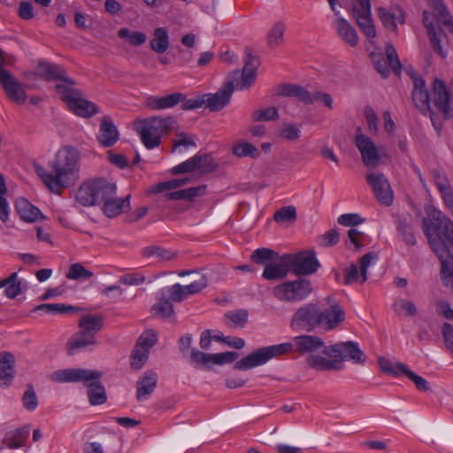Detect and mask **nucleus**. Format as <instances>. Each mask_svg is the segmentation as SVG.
<instances>
[{
  "label": "nucleus",
  "mask_w": 453,
  "mask_h": 453,
  "mask_svg": "<svg viewBox=\"0 0 453 453\" xmlns=\"http://www.w3.org/2000/svg\"><path fill=\"white\" fill-rule=\"evenodd\" d=\"M29 436L27 427H20L12 431H9L4 434L3 442L9 449H19L25 446Z\"/></svg>",
  "instance_id": "36"
},
{
  "label": "nucleus",
  "mask_w": 453,
  "mask_h": 453,
  "mask_svg": "<svg viewBox=\"0 0 453 453\" xmlns=\"http://www.w3.org/2000/svg\"><path fill=\"white\" fill-rule=\"evenodd\" d=\"M431 226H426L425 234L441 261V278L443 285L453 290V221L437 212Z\"/></svg>",
  "instance_id": "1"
},
{
  "label": "nucleus",
  "mask_w": 453,
  "mask_h": 453,
  "mask_svg": "<svg viewBox=\"0 0 453 453\" xmlns=\"http://www.w3.org/2000/svg\"><path fill=\"white\" fill-rule=\"evenodd\" d=\"M194 171L197 170L201 173H211L216 168V164L213 162L211 156L209 154L199 155L196 154L191 157Z\"/></svg>",
  "instance_id": "45"
},
{
  "label": "nucleus",
  "mask_w": 453,
  "mask_h": 453,
  "mask_svg": "<svg viewBox=\"0 0 453 453\" xmlns=\"http://www.w3.org/2000/svg\"><path fill=\"white\" fill-rule=\"evenodd\" d=\"M306 362L309 367L317 371H333L342 368L338 360L327 359L320 355H309Z\"/></svg>",
  "instance_id": "37"
},
{
  "label": "nucleus",
  "mask_w": 453,
  "mask_h": 453,
  "mask_svg": "<svg viewBox=\"0 0 453 453\" xmlns=\"http://www.w3.org/2000/svg\"><path fill=\"white\" fill-rule=\"evenodd\" d=\"M81 152L73 146H64L50 162L49 172L42 165H35L36 174L46 187L54 193L69 187L80 171Z\"/></svg>",
  "instance_id": "2"
},
{
  "label": "nucleus",
  "mask_w": 453,
  "mask_h": 453,
  "mask_svg": "<svg viewBox=\"0 0 453 453\" xmlns=\"http://www.w3.org/2000/svg\"><path fill=\"white\" fill-rule=\"evenodd\" d=\"M431 173L434 178V181L441 194L445 193L446 191H449L452 188L445 173H441L438 170H433Z\"/></svg>",
  "instance_id": "64"
},
{
  "label": "nucleus",
  "mask_w": 453,
  "mask_h": 453,
  "mask_svg": "<svg viewBox=\"0 0 453 453\" xmlns=\"http://www.w3.org/2000/svg\"><path fill=\"white\" fill-rule=\"evenodd\" d=\"M276 95L280 96L295 97L305 104H312L315 101H320L326 107H333V98L330 94L315 91L310 92L305 88L297 84L283 83L277 87Z\"/></svg>",
  "instance_id": "10"
},
{
  "label": "nucleus",
  "mask_w": 453,
  "mask_h": 453,
  "mask_svg": "<svg viewBox=\"0 0 453 453\" xmlns=\"http://www.w3.org/2000/svg\"><path fill=\"white\" fill-rule=\"evenodd\" d=\"M413 81L412 101L421 111L429 109L430 96L426 88V81L416 73L411 75Z\"/></svg>",
  "instance_id": "28"
},
{
  "label": "nucleus",
  "mask_w": 453,
  "mask_h": 453,
  "mask_svg": "<svg viewBox=\"0 0 453 453\" xmlns=\"http://www.w3.org/2000/svg\"><path fill=\"white\" fill-rule=\"evenodd\" d=\"M378 12L380 19L383 26L387 29L396 33L398 28L396 23H395L394 13L381 7L379 8Z\"/></svg>",
  "instance_id": "62"
},
{
  "label": "nucleus",
  "mask_w": 453,
  "mask_h": 453,
  "mask_svg": "<svg viewBox=\"0 0 453 453\" xmlns=\"http://www.w3.org/2000/svg\"><path fill=\"white\" fill-rule=\"evenodd\" d=\"M279 136L288 141H296L301 136V130L292 124L285 123L279 130Z\"/></svg>",
  "instance_id": "57"
},
{
  "label": "nucleus",
  "mask_w": 453,
  "mask_h": 453,
  "mask_svg": "<svg viewBox=\"0 0 453 453\" xmlns=\"http://www.w3.org/2000/svg\"><path fill=\"white\" fill-rule=\"evenodd\" d=\"M37 75L45 81H63V85L74 86L75 81L67 77L65 71L58 65L50 62H40L36 67Z\"/></svg>",
  "instance_id": "23"
},
{
  "label": "nucleus",
  "mask_w": 453,
  "mask_h": 453,
  "mask_svg": "<svg viewBox=\"0 0 453 453\" xmlns=\"http://www.w3.org/2000/svg\"><path fill=\"white\" fill-rule=\"evenodd\" d=\"M185 99V94L174 92L163 96H150L145 98L144 105L151 111H163L180 104Z\"/></svg>",
  "instance_id": "24"
},
{
  "label": "nucleus",
  "mask_w": 453,
  "mask_h": 453,
  "mask_svg": "<svg viewBox=\"0 0 453 453\" xmlns=\"http://www.w3.org/2000/svg\"><path fill=\"white\" fill-rule=\"evenodd\" d=\"M104 326V318L85 314L79 320V331L73 334L67 342V353L74 354L78 350L90 349L97 345L96 334Z\"/></svg>",
  "instance_id": "5"
},
{
  "label": "nucleus",
  "mask_w": 453,
  "mask_h": 453,
  "mask_svg": "<svg viewBox=\"0 0 453 453\" xmlns=\"http://www.w3.org/2000/svg\"><path fill=\"white\" fill-rule=\"evenodd\" d=\"M157 384V373L152 370L146 371L136 381V400L138 402L147 401L154 393Z\"/></svg>",
  "instance_id": "26"
},
{
  "label": "nucleus",
  "mask_w": 453,
  "mask_h": 453,
  "mask_svg": "<svg viewBox=\"0 0 453 453\" xmlns=\"http://www.w3.org/2000/svg\"><path fill=\"white\" fill-rule=\"evenodd\" d=\"M278 257V253L268 248L257 249L251 255V260L257 265H267L277 260Z\"/></svg>",
  "instance_id": "46"
},
{
  "label": "nucleus",
  "mask_w": 453,
  "mask_h": 453,
  "mask_svg": "<svg viewBox=\"0 0 453 453\" xmlns=\"http://www.w3.org/2000/svg\"><path fill=\"white\" fill-rule=\"evenodd\" d=\"M4 288V295L14 299L21 293V281L18 279V273H12L9 277L0 280V288Z\"/></svg>",
  "instance_id": "40"
},
{
  "label": "nucleus",
  "mask_w": 453,
  "mask_h": 453,
  "mask_svg": "<svg viewBox=\"0 0 453 453\" xmlns=\"http://www.w3.org/2000/svg\"><path fill=\"white\" fill-rule=\"evenodd\" d=\"M116 196V185L104 178L84 182L77 190L76 200L83 206L103 203Z\"/></svg>",
  "instance_id": "6"
},
{
  "label": "nucleus",
  "mask_w": 453,
  "mask_h": 453,
  "mask_svg": "<svg viewBox=\"0 0 453 453\" xmlns=\"http://www.w3.org/2000/svg\"><path fill=\"white\" fill-rule=\"evenodd\" d=\"M232 151L233 154L238 157H250L251 158H257L259 156V151L257 147L248 142L234 145Z\"/></svg>",
  "instance_id": "51"
},
{
  "label": "nucleus",
  "mask_w": 453,
  "mask_h": 453,
  "mask_svg": "<svg viewBox=\"0 0 453 453\" xmlns=\"http://www.w3.org/2000/svg\"><path fill=\"white\" fill-rule=\"evenodd\" d=\"M255 58L250 49L245 50V63L242 68L241 81H237V88L243 90L250 87L257 78V65L253 63Z\"/></svg>",
  "instance_id": "31"
},
{
  "label": "nucleus",
  "mask_w": 453,
  "mask_h": 453,
  "mask_svg": "<svg viewBox=\"0 0 453 453\" xmlns=\"http://www.w3.org/2000/svg\"><path fill=\"white\" fill-rule=\"evenodd\" d=\"M399 363L400 362L394 364L392 361L383 357H380L378 358V364L381 372L395 377L403 374L402 372L396 367Z\"/></svg>",
  "instance_id": "59"
},
{
  "label": "nucleus",
  "mask_w": 453,
  "mask_h": 453,
  "mask_svg": "<svg viewBox=\"0 0 453 453\" xmlns=\"http://www.w3.org/2000/svg\"><path fill=\"white\" fill-rule=\"evenodd\" d=\"M249 312L245 309L230 311L224 315V319L231 324L228 326L234 327H244L248 322Z\"/></svg>",
  "instance_id": "48"
},
{
  "label": "nucleus",
  "mask_w": 453,
  "mask_h": 453,
  "mask_svg": "<svg viewBox=\"0 0 453 453\" xmlns=\"http://www.w3.org/2000/svg\"><path fill=\"white\" fill-rule=\"evenodd\" d=\"M94 273L85 268L81 263H75L70 265L66 273V278L73 280H87L92 278Z\"/></svg>",
  "instance_id": "50"
},
{
  "label": "nucleus",
  "mask_w": 453,
  "mask_h": 453,
  "mask_svg": "<svg viewBox=\"0 0 453 453\" xmlns=\"http://www.w3.org/2000/svg\"><path fill=\"white\" fill-rule=\"evenodd\" d=\"M367 183L372 187L377 200L386 206L393 203L394 196L386 176L380 173H368L365 176Z\"/></svg>",
  "instance_id": "17"
},
{
  "label": "nucleus",
  "mask_w": 453,
  "mask_h": 453,
  "mask_svg": "<svg viewBox=\"0 0 453 453\" xmlns=\"http://www.w3.org/2000/svg\"><path fill=\"white\" fill-rule=\"evenodd\" d=\"M150 350L144 347L135 345L131 356V367L134 370H140L149 358Z\"/></svg>",
  "instance_id": "53"
},
{
  "label": "nucleus",
  "mask_w": 453,
  "mask_h": 453,
  "mask_svg": "<svg viewBox=\"0 0 453 453\" xmlns=\"http://www.w3.org/2000/svg\"><path fill=\"white\" fill-rule=\"evenodd\" d=\"M15 357L9 351L0 352V386L9 387L14 378Z\"/></svg>",
  "instance_id": "30"
},
{
  "label": "nucleus",
  "mask_w": 453,
  "mask_h": 453,
  "mask_svg": "<svg viewBox=\"0 0 453 453\" xmlns=\"http://www.w3.org/2000/svg\"><path fill=\"white\" fill-rule=\"evenodd\" d=\"M157 335L156 332L152 329H148L142 333V334L138 338L136 345L138 347H144L148 350L152 348L157 342Z\"/></svg>",
  "instance_id": "60"
},
{
  "label": "nucleus",
  "mask_w": 453,
  "mask_h": 453,
  "mask_svg": "<svg viewBox=\"0 0 453 453\" xmlns=\"http://www.w3.org/2000/svg\"><path fill=\"white\" fill-rule=\"evenodd\" d=\"M103 372L81 368H68L53 372L50 375L52 381L82 382L88 388V397L91 405H101L107 401L104 386L99 381Z\"/></svg>",
  "instance_id": "3"
},
{
  "label": "nucleus",
  "mask_w": 453,
  "mask_h": 453,
  "mask_svg": "<svg viewBox=\"0 0 453 453\" xmlns=\"http://www.w3.org/2000/svg\"><path fill=\"white\" fill-rule=\"evenodd\" d=\"M329 306L325 309L319 307V316L321 318L320 328L325 331H332L339 327L345 320L346 315L343 308L339 303H331L332 296L326 299Z\"/></svg>",
  "instance_id": "15"
},
{
  "label": "nucleus",
  "mask_w": 453,
  "mask_h": 453,
  "mask_svg": "<svg viewBox=\"0 0 453 453\" xmlns=\"http://www.w3.org/2000/svg\"><path fill=\"white\" fill-rule=\"evenodd\" d=\"M142 255L146 257H157L160 261H170L175 257L172 251L154 245L143 248Z\"/></svg>",
  "instance_id": "49"
},
{
  "label": "nucleus",
  "mask_w": 453,
  "mask_h": 453,
  "mask_svg": "<svg viewBox=\"0 0 453 453\" xmlns=\"http://www.w3.org/2000/svg\"><path fill=\"white\" fill-rule=\"evenodd\" d=\"M279 261H273L265 265L262 277L267 280H280L287 277L290 271L288 264L285 261V254L277 258Z\"/></svg>",
  "instance_id": "29"
},
{
  "label": "nucleus",
  "mask_w": 453,
  "mask_h": 453,
  "mask_svg": "<svg viewBox=\"0 0 453 453\" xmlns=\"http://www.w3.org/2000/svg\"><path fill=\"white\" fill-rule=\"evenodd\" d=\"M22 403L29 411H35L38 406V398L32 384H28L22 396Z\"/></svg>",
  "instance_id": "54"
},
{
  "label": "nucleus",
  "mask_w": 453,
  "mask_h": 453,
  "mask_svg": "<svg viewBox=\"0 0 453 453\" xmlns=\"http://www.w3.org/2000/svg\"><path fill=\"white\" fill-rule=\"evenodd\" d=\"M352 360L356 364L363 365L366 361L365 354L360 349L358 343L352 341L344 342L343 360Z\"/></svg>",
  "instance_id": "41"
},
{
  "label": "nucleus",
  "mask_w": 453,
  "mask_h": 453,
  "mask_svg": "<svg viewBox=\"0 0 453 453\" xmlns=\"http://www.w3.org/2000/svg\"><path fill=\"white\" fill-rule=\"evenodd\" d=\"M353 17L358 27L368 38H374L376 30L372 19L370 0H361L352 7Z\"/></svg>",
  "instance_id": "19"
},
{
  "label": "nucleus",
  "mask_w": 453,
  "mask_h": 453,
  "mask_svg": "<svg viewBox=\"0 0 453 453\" xmlns=\"http://www.w3.org/2000/svg\"><path fill=\"white\" fill-rule=\"evenodd\" d=\"M0 83L5 90L7 96L18 104H22L26 101L27 95L22 88V85L18 81L9 71L0 73Z\"/></svg>",
  "instance_id": "25"
},
{
  "label": "nucleus",
  "mask_w": 453,
  "mask_h": 453,
  "mask_svg": "<svg viewBox=\"0 0 453 453\" xmlns=\"http://www.w3.org/2000/svg\"><path fill=\"white\" fill-rule=\"evenodd\" d=\"M403 374H404L408 379H410L416 386V388L420 391H428L429 390V383L423 377L416 374L411 370L408 368L406 365L403 363H399L396 366Z\"/></svg>",
  "instance_id": "47"
},
{
  "label": "nucleus",
  "mask_w": 453,
  "mask_h": 453,
  "mask_svg": "<svg viewBox=\"0 0 453 453\" xmlns=\"http://www.w3.org/2000/svg\"><path fill=\"white\" fill-rule=\"evenodd\" d=\"M160 294V302L152 305L151 312L154 316L160 317L161 319H168L174 312L173 306L171 301L165 296L164 290H161Z\"/></svg>",
  "instance_id": "43"
},
{
  "label": "nucleus",
  "mask_w": 453,
  "mask_h": 453,
  "mask_svg": "<svg viewBox=\"0 0 453 453\" xmlns=\"http://www.w3.org/2000/svg\"><path fill=\"white\" fill-rule=\"evenodd\" d=\"M133 126L143 145L153 150L160 146L164 135L176 127L177 121L172 116H152L135 119Z\"/></svg>",
  "instance_id": "4"
},
{
  "label": "nucleus",
  "mask_w": 453,
  "mask_h": 453,
  "mask_svg": "<svg viewBox=\"0 0 453 453\" xmlns=\"http://www.w3.org/2000/svg\"><path fill=\"white\" fill-rule=\"evenodd\" d=\"M96 138L100 145L105 148L111 147L118 142L119 131L111 117L102 118Z\"/></svg>",
  "instance_id": "27"
},
{
  "label": "nucleus",
  "mask_w": 453,
  "mask_h": 453,
  "mask_svg": "<svg viewBox=\"0 0 453 453\" xmlns=\"http://www.w3.org/2000/svg\"><path fill=\"white\" fill-rule=\"evenodd\" d=\"M312 291L313 288L309 280L297 279L275 286L273 288V295L281 302L298 303L306 299Z\"/></svg>",
  "instance_id": "8"
},
{
  "label": "nucleus",
  "mask_w": 453,
  "mask_h": 453,
  "mask_svg": "<svg viewBox=\"0 0 453 453\" xmlns=\"http://www.w3.org/2000/svg\"><path fill=\"white\" fill-rule=\"evenodd\" d=\"M429 5L436 12L435 19L437 22L441 23L448 31L453 35V19L452 15L449 13L448 8L442 0H427Z\"/></svg>",
  "instance_id": "34"
},
{
  "label": "nucleus",
  "mask_w": 453,
  "mask_h": 453,
  "mask_svg": "<svg viewBox=\"0 0 453 453\" xmlns=\"http://www.w3.org/2000/svg\"><path fill=\"white\" fill-rule=\"evenodd\" d=\"M129 197L117 198L115 196L110 197L103 203V211L108 218H113L124 211L125 208H129Z\"/></svg>",
  "instance_id": "35"
},
{
  "label": "nucleus",
  "mask_w": 453,
  "mask_h": 453,
  "mask_svg": "<svg viewBox=\"0 0 453 453\" xmlns=\"http://www.w3.org/2000/svg\"><path fill=\"white\" fill-rule=\"evenodd\" d=\"M189 360L191 365L197 369H210L214 359L213 354L204 353L197 349H192L190 350Z\"/></svg>",
  "instance_id": "44"
},
{
  "label": "nucleus",
  "mask_w": 453,
  "mask_h": 453,
  "mask_svg": "<svg viewBox=\"0 0 453 453\" xmlns=\"http://www.w3.org/2000/svg\"><path fill=\"white\" fill-rule=\"evenodd\" d=\"M334 27L338 35L349 46L355 47L358 42V36L355 28L342 18L334 21Z\"/></svg>",
  "instance_id": "33"
},
{
  "label": "nucleus",
  "mask_w": 453,
  "mask_h": 453,
  "mask_svg": "<svg viewBox=\"0 0 453 453\" xmlns=\"http://www.w3.org/2000/svg\"><path fill=\"white\" fill-rule=\"evenodd\" d=\"M285 261L288 264L291 273L297 276L312 274L320 265L313 250L285 254Z\"/></svg>",
  "instance_id": "12"
},
{
  "label": "nucleus",
  "mask_w": 453,
  "mask_h": 453,
  "mask_svg": "<svg viewBox=\"0 0 453 453\" xmlns=\"http://www.w3.org/2000/svg\"><path fill=\"white\" fill-rule=\"evenodd\" d=\"M322 353L327 357H334V360H338L340 362L343 360L344 342H338L329 346H326L324 344Z\"/></svg>",
  "instance_id": "58"
},
{
  "label": "nucleus",
  "mask_w": 453,
  "mask_h": 453,
  "mask_svg": "<svg viewBox=\"0 0 453 453\" xmlns=\"http://www.w3.org/2000/svg\"><path fill=\"white\" fill-rule=\"evenodd\" d=\"M282 344L288 345L289 348L287 354L290 352H297L300 355L313 353L324 347L323 340L316 335L303 334L296 336L291 342H283Z\"/></svg>",
  "instance_id": "21"
},
{
  "label": "nucleus",
  "mask_w": 453,
  "mask_h": 453,
  "mask_svg": "<svg viewBox=\"0 0 453 453\" xmlns=\"http://www.w3.org/2000/svg\"><path fill=\"white\" fill-rule=\"evenodd\" d=\"M321 318L319 305L309 303L299 307L292 316L290 326L294 329H302L307 332L320 328Z\"/></svg>",
  "instance_id": "11"
},
{
  "label": "nucleus",
  "mask_w": 453,
  "mask_h": 453,
  "mask_svg": "<svg viewBox=\"0 0 453 453\" xmlns=\"http://www.w3.org/2000/svg\"><path fill=\"white\" fill-rule=\"evenodd\" d=\"M273 219L278 223L294 221L296 219V211L294 206H285L277 211Z\"/></svg>",
  "instance_id": "56"
},
{
  "label": "nucleus",
  "mask_w": 453,
  "mask_h": 453,
  "mask_svg": "<svg viewBox=\"0 0 453 453\" xmlns=\"http://www.w3.org/2000/svg\"><path fill=\"white\" fill-rule=\"evenodd\" d=\"M377 257L376 253L368 252L360 257L359 268L354 263L347 266L344 269V284L351 285L358 281L365 283L368 279V268Z\"/></svg>",
  "instance_id": "14"
},
{
  "label": "nucleus",
  "mask_w": 453,
  "mask_h": 453,
  "mask_svg": "<svg viewBox=\"0 0 453 453\" xmlns=\"http://www.w3.org/2000/svg\"><path fill=\"white\" fill-rule=\"evenodd\" d=\"M208 285V279L205 274L197 273L195 280L188 285L182 286L176 283L167 288H164L165 296L170 300L180 303L190 295L200 293Z\"/></svg>",
  "instance_id": "13"
},
{
  "label": "nucleus",
  "mask_w": 453,
  "mask_h": 453,
  "mask_svg": "<svg viewBox=\"0 0 453 453\" xmlns=\"http://www.w3.org/2000/svg\"><path fill=\"white\" fill-rule=\"evenodd\" d=\"M434 104L436 109L443 114L444 119L453 117V97L446 88L445 83L435 78L433 84Z\"/></svg>",
  "instance_id": "20"
},
{
  "label": "nucleus",
  "mask_w": 453,
  "mask_h": 453,
  "mask_svg": "<svg viewBox=\"0 0 453 453\" xmlns=\"http://www.w3.org/2000/svg\"><path fill=\"white\" fill-rule=\"evenodd\" d=\"M15 208L20 219L27 222H35L42 217L41 211L23 197L16 200Z\"/></svg>",
  "instance_id": "32"
},
{
  "label": "nucleus",
  "mask_w": 453,
  "mask_h": 453,
  "mask_svg": "<svg viewBox=\"0 0 453 453\" xmlns=\"http://www.w3.org/2000/svg\"><path fill=\"white\" fill-rule=\"evenodd\" d=\"M288 348L289 347L286 344H276L259 348L237 361L234 364V368L245 371L265 365L273 357L287 354Z\"/></svg>",
  "instance_id": "9"
},
{
  "label": "nucleus",
  "mask_w": 453,
  "mask_h": 453,
  "mask_svg": "<svg viewBox=\"0 0 453 453\" xmlns=\"http://www.w3.org/2000/svg\"><path fill=\"white\" fill-rule=\"evenodd\" d=\"M355 145L365 166L374 168L378 165L380 157L377 147L370 137L362 133L361 127L357 128Z\"/></svg>",
  "instance_id": "16"
},
{
  "label": "nucleus",
  "mask_w": 453,
  "mask_h": 453,
  "mask_svg": "<svg viewBox=\"0 0 453 453\" xmlns=\"http://www.w3.org/2000/svg\"><path fill=\"white\" fill-rule=\"evenodd\" d=\"M56 90L61 100L65 102L77 116L90 118L98 112L97 106L82 98L81 90L74 88L73 86L56 85Z\"/></svg>",
  "instance_id": "7"
},
{
  "label": "nucleus",
  "mask_w": 453,
  "mask_h": 453,
  "mask_svg": "<svg viewBox=\"0 0 453 453\" xmlns=\"http://www.w3.org/2000/svg\"><path fill=\"white\" fill-rule=\"evenodd\" d=\"M153 35L154 38L150 42V49L158 54L165 53L169 48V35L166 28L157 27Z\"/></svg>",
  "instance_id": "38"
},
{
  "label": "nucleus",
  "mask_w": 453,
  "mask_h": 453,
  "mask_svg": "<svg viewBox=\"0 0 453 453\" xmlns=\"http://www.w3.org/2000/svg\"><path fill=\"white\" fill-rule=\"evenodd\" d=\"M206 187L199 186L194 188H188L185 189H180L173 192H169L165 194V197L168 200H188L192 201L196 197H198L204 194Z\"/></svg>",
  "instance_id": "39"
},
{
  "label": "nucleus",
  "mask_w": 453,
  "mask_h": 453,
  "mask_svg": "<svg viewBox=\"0 0 453 453\" xmlns=\"http://www.w3.org/2000/svg\"><path fill=\"white\" fill-rule=\"evenodd\" d=\"M286 26L282 21L276 22L267 33V44L270 48H278L284 42Z\"/></svg>",
  "instance_id": "42"
},
{
  "label": "nucleus",
  "mask_w": 453,
  "mask_h": 453,
  "mask_svg": "<svg viewBox=\"0 0 453 453\" xmlns=\"http://www.w3.org/2000/svg\"><path fill=\"white\" fill-rule=\"evenodd\" d=\"M392 309L395 312H399L400 311H404L407 316H415L417 314L416 305L408 300L405 299H398L396 300L393 305Z\"/></svg>",
  "instance_id": "63"
},
{
  "label": "nucleus",
  "mask_w": 453,
  "mask_h": 453,
  "mask_svg": "<svg viewBox=\"0 0 453 453\" xmlns=\"http://www.w3.org/2000/svg\"><path fill=\"white\" fill-rule=\"evenodd\" d=\"M422 18L432 49L441 58H445L448 55V50L442 47L441 42L447 39L446 33L441 27L437 28L435 27L432 14L428 11L423 12Z\"/></svg>",
  "instance_id": "18"
},
{
  "label": "nucleus",
  "mask_w": 453,
  "mask_h": 453,
  "mask_svg": "<svg viewBox=\"0 0 453 453\" xmlns=\"http://www.w3.org/2000/svg\"><path fill=\"white\" fill-rule=\"evenodd\" d=\"M234 89V81H228L216 93L203 94L204 105H206L211 111L222 110L230 102Z\"/></svg>",
  "instance_id": "22"
},
{
  "label": "nucleus",
  "mask_w": 453,
  "mask_h": 453,
  "mask_svg": "<svg viewBox=\"0 0 453 453\" xmlns=\"http://www.w3.org/2000/svg\"><path fill=\"white\" fill-rule=\"evenodd\" d=\"M385 50H386V55H387V58H388V61H387L388 64L390 65V67L392 68V70L395 73H399L402 69V65L398 58L396 50L395 49V47L392 44H388L386 46Z\"/></svg>",
  "instance_id": "61"
},
{
  "label": "nucleus",
  "mask_w": 453,
  "mask_h": 453,
  "mask_svg": "<svg viewBox=\"0 0 453 453\" xmlns=\"http://www.w3.org/2000/svg\"><path fill=\"white\" fill-rule=\"evenodd\" d=\"M118 35L121 39H128L129 43L134 47L143 44L147 40V35L139 31L130 32L127 27L120 28Z\"/></svg>",
  "instance_id": "52"
},
{
  "label": "nucleus",
  "mask_w": 453,
  "mask_h": 453,
  "mask_svg": "<svg viewBox=\"0 0 453 453\" xmlns=\"http://www.w3.org/2000/svg\"><path fill=\"white\" fill-rule=\"evenodd\" d=\"M279 119V112L276 107H267L257 110L252 113L254 121H269Z\"/></svg>",
  "instance_id": "55"
}]
</instances>
